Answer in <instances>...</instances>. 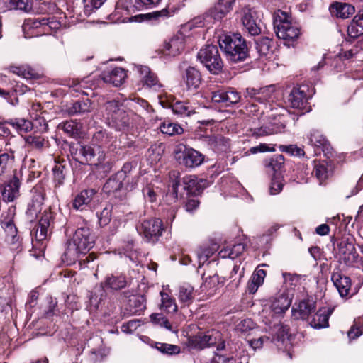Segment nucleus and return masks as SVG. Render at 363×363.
I'll list each match as a JSON object with an SVG mask.
<instances>
[{
	"label": "nucleus",
	"instance_id": "1",
	"mask_svg": "<svg viewBox=\"0 0 363 363\" xmlns=\"http://www.w3.org/2000/svg\"><path fill=\"white\" fill-rule=\"evenodd\" d=\"M94 244V235L90 229L86 227L78 228L72 240L67 242V249L63 255V261L68 265L78 262L81 269L87 267V264L94 261L96 257L94 253L84 257L93 247Z\"/></svg>",
	"mask_w": 363,
	"mask_h": 363
},
{
	"label": "nucleus",
	"instance_id": "2",
	"mask_svg": "<svg viewBox=\"0 0 363 363\" xmlns=\"http://www.w3.org/2000/svg\"><path fill=\"white\" fill-rule=\"evenodd\" d=\"M221 50L233 62L244 61L248 56L245 40L240 33L224 35L218 40Z\"/></svg>",
	"mask_w": 363,
	"mask_h": 363
},
{
	"label": "nucleus",
	"instance_id": "3",
	"mask_svg": "<svg viewBox=\"0 0 363 363\" xmlns=\"http://www.w3.org/2000/svg\"><path fill=\"white\" fill-rule=\"evenodd\" d=\"M103 116L107 125L118 131L128 130L131 124L129 114L116 101L106 103Z\"/></svg>",
	"mask_w": 363,
	"mask_h": 363
},
{
	"label": "nucleus",
	"instance_id": "4",
	"mask_svg": "<svg viewBox=\"0 0 363 363\" xmlns=\"http://www.w3.org/2000/svg\"><path fill=\"white\" fill-rule=\"evenodd\" d=\"M133 165L125 163L122 169L109 178L103 186V191L110 194L124 187L126 190H131L138 182V177L132 173Z\"/></svg>",
	"mask_w": 363,
	"mask_h": 363
},
{
	"label": "nucleus",
	"instance_id": "5",
	"mask_svg": "<svg viewBox=\"0 0 363 363\" xmlns=\"http://www.w3.org/2000/svg\"><path fill=\"white\" fill-rule=\"evenodd\" d=\"M274 28L277 36L287 42L297 39L300 35L298 26L286 13L278 11L274 16Z\"/></svg>",
	"mask_w": 363,
	"mask_h": 363
},
{
	"label": "nucleus",
	"instance_id": "6",
	"mask_svg": "<svg viewBox=\"0 0 363 363\" xmlns=\"http://www.w3.org/2000/svg\"><path fill=\"white\" fill-rule=\"evenodd\" d=\"M75 157L82 164L95 166L104 165L106 158L105 152L99 145L82 144L76 148Z\"/></svg>",
	"mask_w": 363,
	"mask_h": 363
},
{
	"label": "nucleus",
	"instance_id": "7",
	"mask_svg": "<svg viewBox=\"0 0 363 363\" xmlns=\"http://www.w3.org/2000/svg\"><path fill=\"white\" fill-rule=\"evenodd\" d=\"M174 154L178 163L187 168L199 167L204 160V156L201 152L184 144L177 145Z\"/></svg>",
	"mask_w": 363,
	"mask_h": 363
},
{
	"label": "nucleus",
	"instance_id": "8",
	"mask_svg": "<svg viewBox=\"0 0 363 363\" xmlns=\"http://www.w3.org/2000/svg\"><path fill=\"white\" fill-rule=\"evenodd\" d=\"M277 113H271L262 114L259 119L262 123V126L251 129L252 135L257 138L267 136L277 133L284 128V125L281 123V116H276Z\"/></svg>",
	"mask_w": 363,
	"mask_h": 363
},
{
	"label": "nucleus",
	"instance_id": "9",
	"mask_svg": "<svg viewBox=\"0 0 363 363\" xmlns=\"http://www.w3.org/2000/svg\"><path fill=\"white\" fill-rule=\"evenodd\" d=\"M198 58L212 74H218L223 69V63L216 45H208L201 49Z\"/></svg>",
	"mask_w": 363,
	"mask_h": 363
},
{
	"label": "nucleus",
	"instance_id": "10",
	"mask_svg": "<svg viewBox=\"0 0 363 363\" xmlns=\"http://www.w3.org/2000/svg\"><path fill=\"white\" fill-rule=\"evenodd\" d=\"M275 87L273 85L267 86L260 88L259 94L257 96V101L259 102L260 106L257 104H250L246 106L247 111L253 116H259V112L261 109L262 114L269 113L273 112L271 108V102H273L275 96Z\"/></svg>",
	"mask_w": 363,
	"mask_h": 363
},
{
	"label": "nucleus",
	"instance_id": "11",
	"mask_svg": "<svg viewBox=\"0 0 363 363\" xmlns=\"http://www.w3.org/2000/svg\"><path fill=\"white\" fill-rule=\"evenodd\" d=\"M137 230L148 242H156L162 235V221L159 218L145 219L137 226Z\"/></svg>",
	"mask_w": 363,
	"mask_h": 363
},
{
	"label": "nucleus",
	"instance_id": "12",
	"mask_svg": "<svg viewBox=\"0 0 363 363\" xmlns=\"http://www.w3.org/2000/svg\"><path fill=\"white\" fill-rule=\"evenodd\" d=\"M220 340V333L212 330L206 333H199L196 335L189 337V342L192 347L201 350L206 347L215 345Z\"/></svg>",
	"mask_w": 363,
	"mask_h": 363
},
{
	"label": "nucleus",
	"instance_id": "13",
	"mask_svg": "<svg viewBox=\"0 0 363 363\" xmlns=\"http://www.w3.org/2000/svg\"><path fill=\"white\" fill-rule=\"evenodd\" d=\"M15 215V208H9V216L11 218L4 222L5 226L4 227L6 233L5 242L9 246L11 250L18 251L21 250V242L19 237L17 235V228L13 223L11 218Z\"/></svg>",
	"mask_w": 363,
	"mask_h": 363
},
{
	"label": "nucleus",
	"instance_id": "14",
	"mask_svg": "<svg viewBox=\"0 0 363 363\" xmlns=\"http://www.w3.org/2000/svg\"><path fill=\"white\" fill-rule=\"evenodd\" d=\"M54 223V214L50 210H45L39 221V224L35 231V241L37 242L45 240L48 233H51L52 225Z\"/></svg>",
	"mask_w": 363,
	"mask_h": 363
},
{
	"label": "nucleus",
	"instance_id": "15",
	"mask_svg": "<svg viewBox=\"0 0 363 363\" xmlns=\"http://www.w3.org/2000/svg\"><path fill=\"white\" fill-rule=\"evenodd\" d=\"M135 68L140 74L143 86H147L154 91L160 92L162 91V84L158 80L157 75L152 72L148 67L137 65Z\"/></svg>",
	"mask_w": 363,
	"mask_h": 363
},
{
	"label": "nucleus",
	"instance_id": "16",
	"mask_svg": "<svg viewBox=\"0 0 363 363\" xmlns=\"http://www.w3.org/2000/svg\"><path fill=\"white\" fill-rule=\"evenodd\" d=\"M211 99L215 103L222 104L225 106H230L240 101V94L231 89L227 91L218 90L212 92Z\"/></svg>",
	"mask_w": 363,
	"mask_h": 363
},
{
	"label": "nucleus",
	"instance_id": "17",
	"mask_svg": "<svg viewBox=\"0 0 363 363\" xmlns=\"http://www.w3.org/2000/svg\"><path fill=\"white\" fill-rule=\"evenodd\" d=\"M256 12L249 7H245L242 10L241 21L243 26L251 35H258L261 29L256 22Z\"/></svg>",
	"mask_w": 363,
	"mask_h": 363
},
{
	"label": "nucleus",
	"instance_id": "18",
	"mask_svg": "<svg viewBox=\"0 0 363 363\" xmlns=\"http://www.w3.org/2000/svg\"><path fill=\"white\" fill-rule=\"evenodd\" d=\"M306 90V86L293 88L288 96V103L292 108L301 109L305 106L308 99Z\"/></svg>",
	"mask_w": 363,
	"mask_h": 363
},
{
	"label": "nucleus",
	"instance_id": "19",
	"mask_svg": "<svg viewBox=\"0 0 363 363\" xmlns=\"http://www.w3.org/2000/svg\"><path fill=\"white\" fill-rule=\"evenodd\" d=\"M340 252L342 255L341 259L345 264L351 266L356 263L358 259V253L352 242L342 241L339 245Z\"/></svg>",
	"mask_w": 363,
	"mask_h": 363
},
{
	"label": "nucleus",
	"instance_id": "20",
	"mask_svg": "<svg viewBox=\"0 0 363 363\" xmlns=\"http://www.w3.org/2000/svg\"><path fill=\"white\" fill-rule=\"evenodd\" d=\"M331 280L341 297H347L351 289V279L339 272H333Z\"/></svg>",
	"mask_w": 363,
	"mask_h": 363
},
{
	"label": "nucleus",
	"instance_id": "21",
	"mask_svg": "<svg viewBox=\"0 0 363 363\" xmlns=\"http://www.w3.org/2000/svg\"><path fill=\"white\" fill-rule=\"evenodd\" d=\"M315 303L309 300L301 301L292 308V315L295 319L306 320L315 310Z\"/></svg>",
	"mask_w": 363,
	"mask_h": 363
},
{
	"label": "nucleus",
	"instance_id": "22",
	"mask_svg": "<svg viewBox=\"0 0 363 363\" xmlns=\"http://www.w3.org/2000/svg\"><path fill=\"white\" fill-rule=\"evenodd\" d=\"M20 182L14 174L12 179L5 183L1 196L4 201L11 202L19 196Z\"/></svg>",
	"mask_w": 363,
	"mask_h": 363
},
{
	"label": "nucleus",
	"instance_id": "23",
	"mask_svg": "<svg viewBox=\"0 0 363 363\" xmlns=\"http://www.w3.org/2000/svg\"><path fill=\"white\" fill-rule=\"evenodd\" d=\"M102 79L105 83L111 84L115 86H118L124 83L127 74L124 69L121 67H114L109 72H104L102 74Z\"/></svg>",
	"mask_w": 363,
	"mask_h": 363
},
{
	"label": "nucleus",
	"instance_id": "24",
	"mask_svg": "<svg viewBox=\"0 0 363 363\" xmlns=\"http://www.w3.org/2000/svg\"><path fill=\"white\" fill-rule=\"evenodd\" d=\"M333 308H321L313 315L309 323L313 328L320 329L328 327V318Z\"/></svg>",
	"mask_w": 363,
	"mask_h": 363
},
{
	"label": "nucleus",
	"instance_id": "25",
	"mask_svg": "<svg viewBox=\"0 0 363 363\" xmlns=\"http://www.w3.org/2000/svg\"><path fill=\"white\" fill-rule=\"evenodd\" d=\"M235 1V0H219L208 13L214 20L219 21L232 10Z\"/></svg>",
	"mask_w": 363,
	"mask_h": 363
},
{
	"label": "nucleus",
	"instance_id": "26",
	"mask_svg": "<svg viewBox=\"0 0 363 363\" xmlns=\"http://www.w3.org/2000/svg\"><path fill=\"white\" fill-rule=\"evenodd\" d=\"M330 11L332 15L337 18L345 19L355 12V9L354 6L347 3L335 2L330 6Z\"/></svg>",
	"mask_w": 363,
	"mask_h": 363
},
{
	"label": "nucleus",
	"instance_id": "27",
	"mask_svg": "<svg viewBox=\"0 0 363 363\" xmlns=\"http://www.w3.org/2000/svg\"><path fill=\"white\" fill-rule=\"evenodd\" d=\"M96 194L94 189H86L78 194L73 200L72 206L77 211L84 210Z\"/></svg>",
	"mask_w": 363,
	"mask_h": 363
},
{
	"label": "nucleus",
	"instance_id": "28",
	"mask_svg": "<svg viewBox=\"0 0 363 363\" xmlns=\"http://www.w3.org/2000/svg\"><path fill=\"white\" fill-rule=\"evenodd\" d=\"M184 80L189 90H194L199 88L201 82V76L199 70L189 67L185 71Z\"/></svg>",
	"mask_w": 363,
	"mask_h": 363
},
{
	"label": "nucleus",
	"instance_id": "29",
	"mask_svg": "<svg viewBox=\"0 0 363 363\" xmlns=\"http://www.w3.org/2000/svg\"><path fill=\"white\" fill-rule=\"evenodd\" d=\"M347 33L354 39L363 35V12H359L354 16L348 26Z\"/></svg>",
	"mask_w": 363,
	"mask_h": 363
},
{
	"label": "nucleus",
	"instance_id": "30",
	"mask_svg": "<svg viewBox=\"0 0 363 363\" xmlns=\"http://www.w3.org/2000/svg\"><path fill=\"white\" fill-rule=\"evenodd\" d=\"M57 128L62 130L69 136L77 138L82 134V125L79 122L70 120L60 123Z\"/></svg>",
	"mask_w": 363,
	"mask_h": 363
},
{
	"label": "nucleus",
	"instance_id": "31",
	"mask_svg": "<svg viewBox=\"0 0 363 363\" xmlns=\"http://www.w3.org/2000/svg\"><path fill=\"white\" fill-rule=\"evenodd\" d=\"M184 48L183 40L177 37L172 38L164 44L162 52L165 55L176 56L184 50Z\"/></svg>",
	"mask_w": 363,
	"mask_h": 363
},
{
	"label": "nucleus",
	"instance_id": "32",
	"mask_svg": "<svg viewBox=\"0 0 363 363\" xmlns=\"http://www.w3.org/2000/svg\"><path fill=\"white\" fill-rule=\"evenodd\" d=\"M171 108L174 114L180 116H189L195 113L196 109L189 101H177Z\"/></svg>",
	"mask_w": 363,
	"mask_h": 363
},
{
	"label": "nucleus",
	"instance_id": "33",
	"mask_svg": "<svg viewBox=\"0 0 363 363\" xmlns=\"http://www.w3.org/2000/svg\"><path fill=\"white\" fill-rule=\"evenodd\" d=\"M126 279L124 276L111 275L106 277L104 282L101 283L103 289H111L113 290H119L126 286Z\"/></svg>",
	"mask_w": 363,
	"mask_h": 363
},
{
	"label": "nucleus",
	"instance_id": "34",
	"mask_svg": "<svg viewBox=\"0 0 363 363\" xmlns=\"http://www.w3.org/2000/svg\"><path fill=\"white\" fill-rule=\"evenodd\" d=\"M178 298L184 306H189L194 299V288L188 284H184L179 287Z\"/></svg>",
	"mask_w": 363,
	"mask_h": 363
},
{
	"label": "nucleus",
	"instance_id": "35",
	"mask_svg": "<svg viewBox=\"0 0 363 363\" xmlns=\"http://www.w3.org/2000/svg\"><path fill=\"white\" fill-rule=\"evenodd\" d=\"M94 141L99 143L98 145L111 147L116 142V138L106 130H99L93 135Z\"/></svg>",
	"mask_w": 363,
	"mask_h": 363
},
{
	"label": "nucleus",
	"instance_id": "36",
	"mask_svg": "<svg viewBox=\"0 0 363 363\" xmlns=\"http://www.w3.org/2000/svg\"><path fill=\"white\" fill-rule=\"evenodd\" d=\"M245 250V245L242 243L234 245L233 247H226L222 249L218 255L220 258L235 259L240 255Z\"/></svg>",
	"mask_w": 363,
	"mask_h": 363
},
{
	"label": "nucleus",
	"instance_id": "37",
	"mask_svg": "<svg viewBox=\"0 0 363 363\" xmlns=\"http://www.w3.org/2000/svg\"><path fill=\"white\" fill-rule=\"evenodd\" d=\"M43 203V196L40 193H38L33 196L32 202L28 205L26 213L30 218H33L37 216L38 213L42 210Z\"/></svg>",
	"mask_w": 363,
	"mask_h": 363
},
{
	"label": "nucleus",
	"instance_id": "38",
	"mask_svg": "<svg viewBox=\"0 0 363 363\" xmlns=\"http://www.w3.org/2000/svg\"><path fill=\"white\" fill-rule=\"evenodd\" d=\"M160 130L163 134L173 136L175 135H180L183 133V128L176 123L171 122L170 121H165L160 125Z\"/></svg>",
	"mask_w": 363,
	"mask_h": 363
},
{
	"label": "nucleus",
	"instance_id": "39",
	"mask_svg": "<svg viewBox=\"0 0 363 363\" xmlns=\"http://www.w3.org/2000/svg\"><path fill=\"white\" fill-rule=\"evenodd\" d=\"M7 123L11 125L21 135L30 132L33 129L32 123L24 118L11 120Z\"/></svg>",
	"mask_w": 363,
	"mask_h": 363
},
{
	"label": "nucleus",
	"instance_id": "40",
	"mask_svg": "<svg viewBox=\"0 0 363 363\" xmlns=\"http://www.w3.org/2000/svg\"><path fill=\"white\" fill-rule=\"evenodd\" d=\"M160 296L162 298L161 308H163L167 313H175L177 311V305L174 298L164 291L160 292Z\"/></svg>",
	"mask_w": 363,
	"mask_h": 363
},
{
	"label": "nucleus",
	"instance_id": "41",
	"mask_svg": "<svg viewBox=\"0 0 363 363\" xmlns=\"http://www.w3.org/2000/svg\"><path fill=\"white\" fill-rule=\"evenodd\" d=\"M11 71L25 79H32L35 76V70L28 65L11 66Z\"/></svg>",
	"mask_w": 363,
	"mask_h": 363
},
{
	"label": "nucleus",
	"instance_id": "42",
	"mask_svg": "<svg viewBox=\"0 0 363 363\" xmlns=\"http://www.w3.org/2000/svg\"><path fill=\"white\" fill-rule=\"evenodd\" d=\"M6 9L7 10L19 9L28 12L32 9V0H9Z\"/></svg>",
	"mask_w": 363,
	"mask_h": 363
},
{
	"label": "nucleus",
	"instance_id": "43",
	"mask_svg": "<svg viewBox=\"0 0 363 363\" xmlns=\"http://www.w3.org/2000/svg\"><path fill=\"white\" fill-rule=\"evenodd\" d=\"M291 300L287 296L281 294L273 303L272 307L277 313H284L289 308Z\"/></svg>",
	"mask_w": 363,
	"mask_h": 363
},
{
	"label": "nucleus",
	"instance_id": "44",
	"mask_svg": "<svg viewBox=\"0 0 363 363\" xmlns=\"http://www.w3.org/2000/svg\"><path fill=\"white\" fill-rule=\"evenodd\" d=\"M313 174L321 184L328 177V171L325 162H314Z\"/></svg>",
	"mask_w": 363,
	"mask_h": 363
},
{
	"label": "nucleus",
	"instance_id": "45",
	"mask_svg": "<svg viewBox=\"0 0 363 363\" xmlns=\"http://www.w3.org/2000/svg\"><path fill=\"white\" fill-rule=\"evenodd\" d=\"M272 40L263 37L256 41V49L260 56H267L271 51Z\"/></svg>",
	"mask_w": 363,
	"mask_h": 363
},
{
	"label": "nucleus",
	"instance_id": "46",
	"mask_svg": "<svg viewBox=\"0 0 363 363\" xmlns=\"http://www.w3.org/2000/svg\"><path fill=\"white\" fill-rule=\"evenodd\" d=\"M129 301L132 314H140L145 308V299L143 296H134Z\"/></svg>",
	"mask_w": 363,
	"mask_h": 363
},
{
	"label": "nucleus",
	"instance_id": "47",
	"mask_svg": "<svg viewBox=\"0 0 363 363\" xmlns=\"http://www.w3.org/2000/svg\"><path fill=\"white\" fill-rule=\"evenodd\" d=\"M150 321L155 325L164 327L169 330H172L169 320L162 313H152L150 316Z\"/></svg>",
	"mask_w": 363,
	"mask_h": 363
},
{
	"label": "nucleus",
	"instance_id": "48",
	"mask_svg": "<svg viewBox=\"0 0 363 363\" xmlns=\"http://www.w3.org/2000/svg\"><path fill=\"white\" fill-rule=\"evenodd\" d=\"M213 250L206 246H200L196 250V255L199 263V267H201L208 259L213 255Z\"/></svg>",
	"mask_w": 363,
	"mask_h": 363
},
{
	"label": "nucleus",
	"instance_id": "49",
	"mask_svg": "<svg viewBox=\"0 0 363 363\" xmlns=\"http://www.w3.org/2000/svg\"><path fill=\"white\" fill-rule=\"evenodd\" d=\"M309 143L315 147H324L327 143V140L319 131L313 130L310 133Z\"/></svg>",
	"mask_w": 363,
	"mask_h": 363
},
{
	"label": "nucleus",
	"instance_id": "50",
	"mask_svg": "<svg viewBox=\"0 0 363 363\" xmlns=\"http://www.w3.org/2000/svg\"><path fill=\"white\" fill-rule=\"evenodd\" d=\"M283 178L279 174H274L272 179V182L269 186V193L272 195L278 194L283 188Z\"/></svg>",
	"mask_w": 363,
	"mask_h": 363
},
{
	"label": "nucleus",
	"instance_id": "51",
	"mask_svg": "<svg viewBox=\"0 0 363 363\" xmlns=\"http://www.w3.org/2000/svg\"><path fill=\"white\" fill-rule=\"evenodd\" d=\"M26 144L32 148L42 149L45 144V139L41 136L28 135L25 138Z\"/></svg>",
	"mask_w": 363,
	"mask_h": 363
},
{
	"label": "nucleus",
	"instance_id": "52",
	"mask_svg": "<svg viewBox=\"0 0 363 363\" xmlns=\"http://www.w3.org/2000/svg\"><path fill=\"white\" fill-rule=\"evenodd\" d=\"M161 0H135L133 8L136 11L151 9L157 6Z\"/></svg>",
	"mask_w": 363,
	"mask_h": 363
},
{
	"label": "nucleus",
	"instance_id": "53",
	"mask_svg": "<svg viewBox=\"0 0 363 363\" xmlns=\"http://www.w3.org/2000/svg\"><path fill=\"white\" fill-rule=\"evenodd\" d=\"M256 324L250 318L241 320L236 326V330L245 335L255 328Z\"/></svg>",
	"mask_w": 363,
	"mask_h": 363
},
{
	"label": "nucleus",
	"instance_id": "54",
	"mask_svg": "<svg viewBox=\"0 0 363 363\" xmlns=\"http://www.w3.org/2000/svg\"><path fill=\"white\" fill-rule=\"evenodd\" d=\"M284 163V158L282 155H277L272 157L267 164L275 172L279 171Z\"/></svg>",
	"mask_w": 363,
	"mask_h": 363
},
{
	"label": "nucleus",
	"instance_id": "55",
	"mask_svg": "<svg viewBox=\"0 0 363 363\" xmlns=\"http://www.w3.org/2000/svg\"><path fill=\"white\" fill-rule=\"evenodd\" d=\"M156 348L161 352L167 354H178L180 352L179 347L167 343H157Z\"/></svg>",
	"mask_w": 363,
	"mask_h": 363
},
{
	"label": "nucleus",
	"instance_id": "56",
	"mask_svg": "<svg viewBox=\"0 0 363 363\" xmlns=\"http://www.w3.org/2000/svg\"><path fill=\"white\" fill-rule=\"evenodd\" d=\"M206 180L199 179L196 177L190 178L187 182L188 187L194 194L199 193L200 190L204 186Z\"/></svg>",
	"mask_w": 363,
	"mask_h": 363
},
{
	"label": "nucleus",
	"instance_id": "57",
	"mask_svg": "<svg viewBox=\"0 0 363 363\" xmlns=\"http://www.w3.org/2000/svg\"><path fill=\"white\" fill-rule=\"evenodd\" d=\"M106 0H84V11L90 14L100 8Z\"/></svg>",
	"mask_w": 363,
	"mask_h": 363
},
{
	"label": "nucleus",
	"instance_id": "58",
	"mask_svg": "<svg viewBox=\"0 0 363 363\" xmlns=\"http://www.w3.org/2000/svg\"><path fill=\"white\" fill-rule=\"evenodd\" d=\"M89 82V79H82L81 81L73 80L70 86L74 87L76 91L82 92V94L88 96L89 94L87 91H83L82 89L88 87H89L90 89H93L92 84H88Z\"/></svg>",
	"mask_w": 363,
	"mask_h": 363
},
{
	"label": "nucleus",
	"instance_id": "59",
	"mask_svg": "<svg viewBox=\"0 0 363 363\" xmlns=\"http://www.w3.org/2000/svg\"><path fill=\"white\" fill-rule=\"evenodd\" d=\"M279 150L281 152L289 153L291 155L303 156L304 155L303 150L295 145H280Z\"/></svg>",
	"mask_w": 363,
	"mask_h": 363
},
{
	"label": "nucleus",
	"instance_id": "60",
	"mask_svg": "<svg viewBox=\"0 0 363 363\" xmlns=\"http://www.w3.org/2000/svg\"><path fill=\"white\" fill-rule=\"evenodd\" d=\"M14 164V155L13 152L1 154V169H12Z\"/></svg>",
	"mask_w": 363,
	"mask_h": 363
},
{
	"label": "nucleus",
	"instance_id": "61",
	"mask_svg": "<svg viewBox=\"0 0 363 363\" xmlns=\"http://www.w3.org/2000/svg\"><path fill=\"white\" fill-rule=\"evenodd\" d=\"M91 101L86 99L85 101H78L74 104V113H85L90 111Z\"/></svg>",
	"mask_w": 363,
	"mask_h": 363
},
{
	"label": "nucleus",
	"instance_id": "62",
	"mask_svg": "<svg viewBox=\"0 0 363 363\" xmlns=\"http://www.w3.org/2000/svg\"><path fill=\"white\" fill-rule=\"evenodd\" d=\"M133 247L134 245L133 242H128L125 246L124 254L126 257H129L130 261L136 263L138 261V252L133 250Z\"/></svg>",
	"mask_w": 363,
	"mask_h": 363
},
{
	"label": "nucleus",
	"instance_id": "63",
	"mask_svg": "<svg viewBox=\"0 0 363 363\" xmlns=\"http://www.w3.org/2000/svg\"><path fill=\"white\" fill-rule=\"evenodd\" d=\"M283 277L284 283L290 286H296L300 283V277L296 274H292L290 273H283Z\"/></svg>",
	"mask_w": 363,
	"mask_h": 363
},
{
	"label": "nucleus",
	"instance_id": "64",
	"mask_svg": "<svg viewBox=\"0 0 363 363\" xmlns=\"http://www.w3.org/2000/svg\"><path fill=\"white\" fill-rule=\"evenodd\" d=\"M65 167L63 166L56 165L53 168L54 180L57 182V185H61L63 183L65 175L63 170Z\"/></svg>",
	"mask_w": 363,
	"mask_h": 363
}]
</instances>
